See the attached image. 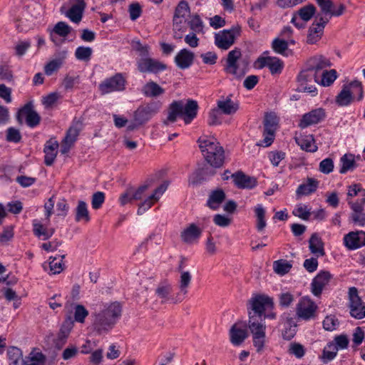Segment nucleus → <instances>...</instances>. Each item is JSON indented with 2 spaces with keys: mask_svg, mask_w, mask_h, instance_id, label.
<instances>
[{
  "mask_svg": "<svg viewBox=\"0 0 365 365\" xmlns=\"http://www.w3.org/2000/svg\"><path fill=\"white\" fill-rule=\"evenodd\" d=\"M274 307L273 298L266 294H253L247 301L248 319L245 325L252 336L253 346L258 354H261L265 346V319H275L277 317V314L272 311Z\"/></svg>",
  "mask_w": 365,
  "mask_h": 365,
  "instance_id": "f257e3e1",
  "label": "nucleus"
},
{
  "mask_svg": "<svg viewBox=\"0 0 365 365\" xmlns=\"http://www.w3.org/2000/svg\"><path fill=\"white\" fill-rule=\"evenodd\" d=\"M122 307L118 302H113L98 312L91 314L92 327L98 334H107L115 325L121 316Z\"/></svg>",
  "mask_w": 365,
  "mask_h": 365,
  "instance_id": "f03ea898",
  "label": "nucleus"
},
{
  "mask_svg": "<svg viewBox=\"0 0 365 365\" xmlns=\"http://www.w3.org/2000/svg\"><path fill=\"white\" fill-rule=\"evenodd\" d=\"M199 109L196 101L188 99L185 104L182 101H174L168 108L167 120L175 123L178 117L182 118L185 124H190L197 115Z\"/></svg>",
  "mask_w": 365,
  "mask_h": 365,
  "instance_id": "7ed1b4c3",
  "label": "nucleus"
},
{
  "mask_svg": "<svg viewBox=\"0 0 365 365\" xmlns=\"http://www.w3.org/2000/svg\"><path fill=\"white\" fill-rule=\"evenodd\" d=\"M197 143L206 161L212 167L219 168L223 165L225 151L215 139L210 140L200 138Z\"/></svg>",
  "mask_w": 365,
  "mask_h": 365,
  "instance_id": "20e7f679",
  "label": "nucleus"
},
{
  "mask_svg": "<svg viewBox=\"0 0 365 365\" xmlns=\"http://www.w3.org/2000/svg\"><path fill=\"white\" fill-rule=\"evenodd\" d=\"M241 50L238 48L230 51L227 56L225 71L232 75L236 79L240 80L248 71L249 61L241 59Z\"/></svg>",
  "mask_w": 365,
  "mask_h": 365,
  "instance_id": "39448f33",
  "label": "nucleus"
},
{
  "mask_svg": "<svg viewBox=\"0 0 365 365\" xmlns=\"http://www.w3.org/2000/svg\"><path fill=\"white\" fill-rule=\"evenodd\" d=\"M161 106L162 103L160 101L144 103L134 111L133 120L138 124L144 125L160 111Z\"/></svg>",
  "mask_w": 365,
  "mask_h": 365,
  "instance_id": "423d86ee",
  "label": "nucleus"
},
{
  "mask_svg": "<svg viewBox=\"0 0 365 365\" xmlns=\"http://www.w3.org/2000/svg\"><path fill=\"white\" fill-rule=\"evenodd\" d=\"M240 26H234L230 29H225L215 36V45L222 50H227L235 43V38L240 35Z\"/></svg>",
  "mask_w": 365,
  "mask_h": 365,
  "instance_id": "0eeeda50",
  "label": "nucleus"
},
{
  "mask_svg": "<svg viewBox=\"0 0 365 365\" xmlns=\"http://www.w3.org/2000/svg\"><path fill=\"white\" fill-rule=\"evenodd\" d=\"M329 23L326 16H324L319 11L315 15V21L309 28L307 37V43L314 44L319 41L324 34V29Z\"/></svg>",
  "mask_w": 365,
  "mask_h": 365,
  "instance_id": "6e6552de",
  "label": "nucleus"
},
{
  "mask_svg": "<svg viewBox=\"0 0 365 365\" xmlns=\"http://www.w3.org/2000/svg\"><path fill=\"white\" fill-rule=\"evenodd\" d=\"M349 308L352 317L356 319L365 317V305L359 296L358 289L354 287L349 289Z\"/></svg>",
  "mask_w": 365,
  "mask_h": 365,
  "instance_id": "1a4fd4ad",
  "label": "nucleus"
},
{
  "mask_svg": "<svg viewBox=\"0 0 365 365\" xmlns=\"http://www.w3.org/2000/svg\"><path fill=\"white\" fill-rule=\"evenodd\" d=\"M125 82L123 75L118 73L102 81L98 86V89L101 95L115 91H123L125 90Z\"/></svg>",
  "mask_w": 365,
  "mask_h": 365,
  "instance_id": "9d476101",
  "label": "nucleus"
},
{
  "mask_svg": "<svg viewBox=\"0 0 365 365\" xmlns=\"http://www.w3.org/2000/svg\"><path fill=\"white\" fill-rule=\"evenodd\" d=\"M186 261L185 257H181L178 270L180 272L179 280V289L180 292L176 296L174 303L180 302L185 298L188 292V288L190 285L192 280V275L188 271H184V264Z\"/></svg>",
  "mask_w": 365,
  "mask_h": 365,
  "instance_id": "9b49d317",
  "label": "nucleus"
},
{
  "mask_svg": "<svg viewBox=\"0 0 365 365\" xmlns=\"http://www.w3.org/2000/svg\"><path fill=\"white\" fill-rule=\"evenodd\" d=\"M348 204L351 208L349 221L355 225L365 226V198H361L355 202L349 201Z\"/></svg>",
  "mask_w": 365,
  "mask_h": 365,
  "instance_id": "f8f14e48",
  "label": "nucleus"
},
{
  "mask_svg": "<svg viewBox=\"0 0 365 365\" xmlns=\"http://www.w3.org/2000/svg\"><path fill=\"white\" fill-rule=\"evenodd\" d=\"M255 67L262 69L268 67L272 75L282 73L284 68V63L277 57L260 56L255 61Z\"/></svg>",
  "mask_w": 365,
  "mask_h": 365,
  "instance_id": "ddd939ff",
  "label": "nucleus"
},
{
  "mask_svg": "<svg viewBox=\"0 0 365 365\" xmlns=\"http://www.w3.org/2000/svg\"><path fill=\"white\" fill-rule=\"evenodd\" d=\"M137 67L140 73H157L167 68L166 64L152 58H139L137 61Z\"/></svg>",
  "mask_w": 365,
  "mask_h": 365,
  "instance_id": "4468645a",
  "label": "nucleus"
},
{
  "mask_svg": "<svg viewBox=\"0 0 365 365\" xmlns=\"http://www.w3.org/2000/svg\"><path fill=\"white\" fill-rule=\"evenodd\" d=\"M316 304L308 299H302L297 305L296 312L299 318L304 320H309L316 317Z\"/></svg>",
  "mask_w": 365,
  "mask_h": 365,
  "instance_id": "2eb2a0df",
  "label": "nucleus"
},
{
  "mask_svg": "<svg viewBox=\"0 0 365 365\" xmlns=\"http://www.w3.org/2000/svg\"><path fill=\"white\" fill-rule=\"evenodd\" d=\"M325 117L326 113L324 109L322 108L313 109L302 115L299 123V127L304 129L310 125L317 124L322 121Z\"/></svg>",
  "mask_w": 365,
  "mask_h": 365,
  "instance_id": "dca6fc26",
  "label": "nucleus"
},
{
  "mask_svg": "<svg viewBox=\"0 0 365 365\" xmlns=\"http://www.w3.org/2000/svg\"><path fill=\"white\" fill-rule=\"evenodd\" d=\"M344 244L349 250H354L365 246V232L352 231L344 237Z\"/></svg>",
  "mask_w": 365,
  "mask_h": 365,
  "instance_id": "f3484780",
  "label": "nucleus"
},
{
  "mask_svg": "<svg viewBox=\"0 0 365 365\" xmlns=\"http://www.w3.org/2000/svg\"><path fill=\"white\" fill-rule=\"evenodd\" d=\"M235 185L239 189H252L257 184V179L254 177L247 175L241 170L231 175Z\"/></svg>",
  "mask_w": 365,
  "mask_h": 365,
  "instance_id": "a211bd4d",
  "label": "nucleus"
},
{
  "mask_svg": "<svg viewBox=\"0 0 365 365\" xmlns=\"http://www.w3.org/2000/svg\"><path fill=\"white\" fill-rule=\"evenodd\" d=\"M331 278V274L329 272L320 271L312 279L311 284L312 294L316 297L320 296L324 287L328 284Z\"/></svg>",
  "mask_w": 365,
  "mask_h": 365,
  "instance_id": "6ab92c4d",
  "label": "nucleus"
},
{
  "mask_svg": "<svg viewBox=\"0 0 365 365\" xmlns=\"http://www.w3.org/2000/svg\"><path fill=\"white\" fill-rule=\"evenodd\" d=\"M317 6L319 7L322 14L327 18L329 22L332 16H341L346 9L345 6L341 4L336 10H334V3L331 0L323 1Z\"/></svg>",
  "mask_w": 365,
  "mask_h": 365,
  "instance_id": "aec40b11",
  "label": "nucleus"
},
{
  "mask_svg": "<svg viewBox=\"0 0 365 365\" xmlns=\"http://www.w3.org/2000/svg\"><path fill=\"white\" fill-rule=\"evenodd\" d=\"M202 232V229L191 223L181 232L180 238L186 244H192L200 237Z\"/></svg>",
  "mask_w": 365,
  "mask_h": 365,
  "instance_id": "412c9836",
  "label": "nucleus"
},
{
  "mask_svg": "<svg viewBox=\"0 0 365 365\" xmlns=\"http://www.w3.org/2000/svg\"><path fill=\"white\" fill-rule=\"evenodd\" d=\"M195 54L193 52L183 48L175 57V62L180 69L188 68L193 63Z\"/></svg>",
  "mask_w": 365,
  "mask_h": 365,
  "instance_id": "4be33fe9",
  "label": "nucleus"
},
{
  "mask_svg": "<svg viewBox=\"0 0 365 365\" xmlns=\"http://www.w3.org/2000/svg\"><path fill=\"white\" fill-rule=\"evenodd\" d=\"M247 337V329L238 327L237 324L231 327L230 329V339L234 346L241 345Z\"/></svg>",
  "mask_w": 365,
  "mask_h": 365,
  "instance_id": "5701e85b",
  "label": "nucleus"
},
{
  "mask_svg": "<svg viewBox=\"0 0 365 365\" xmlns=\"http://www.w3.org/2000/svg\"><path fill=\"white\" fill-rule=\"evenodd\" d=\"M355 99L352 95L350 86L349 84H344L342 86L341 91L337 94L335 98V102L339 106H348Z\"/></svg>",
  "mask_w": 365,
  "mask_h": 365,
  "instance_id": "b1692460",
  "label": "nucleus"
},
{
  "mask_svg": "<svg viewBox=\"0 0 365 365\" xmlns=\"http://www.w3.org/2000/svg\"><path fill=\"white\" fill-rule=\"evenodd\" d=\"M225 198L226 195L223 190L217 189L210 192L206 205L211 210H216L220 207Z\"/></svg>",
  "mask_w": 365,
  "mask_h": 365,
  "instance_id": "393cba45",
  "label": "nucleus"
},
{
  "mask_svg": "<svg viewBox=\"0 0 365 365\" xmlns=\"http://www.w3.org/2000/svg\"><path fill=\"white\" fill-rule=\"evenodd\" d=\"M58 143L57 141H52L51 140L47 141L45 145L43 152L45 153L44 163L47 166H51L57 155V148Z\"/></svg>",
  "mask_w": 365,
  "mask_h": 365,
  "instance_id": "a878e982",
  "label": "nucleus"
},
{
  "mask_svg": "<svg viewBox=\"0 0 365 365\" xmlns=\"http://www.w3.org/2000/svg\"><path fill=\"white\" fill-rule=\"evenodd\" d=\"M217 107L222 114L232 115L238 110L239 103L234 102L230 97H227L225 99L218 101Z\"/></svg>",
  "mask_w": 365,
  "mask_h": 365,
  "instance_id": "bb28decb",
  "label": "nucleus"
},
{
  "mask_svg": "<svg viewBox=\"0 0 365 365\" xmlns=\"http://www.w3.org/2000/svg\"><path fill=\"white\" fill-rule=\"evenodd\" d=\"M173 292V286L168 281L161 282L155 289V294L161 300V303L168 302L171 299L170 294Z\"/></svg>",
  "mask_w": 365,
  "mask_h": 365,
  "instance_id": "cd10ccee",
  "label": "nucleus"
},
{
  "mask_svg": "<svg viewBox=\"0 0 365 365\" xmlns=\"http://www.w3.org/2000/svg\"><path fill=\"white\" fill-rule=\"evenodd\" d=\"M142 93L145 97L156 98L163 95L165 93V90L157 83L150 81L143 86Z\"/></svg>",
  "mask_w": 365,
  "mask_h": 365,
  "instance_id": "c85d7f7f",
  "label": "nucleus"
},
{
  "mask_svg": "<svg viewBox=\"0 0 365 365\" xmlns=\"http://www.w3.org/2000/svg\"><path fill=\"white\" fill-rule=\"evenodd\" d=\"M319 186V181L312 178H307V183H302L299 185L296 190L298 196L309 195L314 192Z\"/></svg>",
  "mask_w": 365,
  "mask_h": 365,
  "instance_id": "c756f323",
  "label": "nucleus"
},
{
  "mask_svg": "<svg viewBox=\"0 0 365 365\" xmlns=\"http://www.w3.org/2000/svg\"><path fill=\"white\" fill-rule=\"evenodd\" d=\"M82 128V123L78 120L74 119L71 125L66 131V135L63 138L64 141L66 143L69 142L70 143H74Z\"/></svg>",
  "mask_w": 365,
  "mask_h": 365,
  "instance_id": "7c9ffc66",
  "label": "nucleus"
},
{
  "mask_svg": "<svg viewBox=\"0 0 365 365\" xmlns=\"http://www.w3.org/2000/svg\"><path fill=\"white\" fill-rule=\"evenodd\" d=\"M309 244V247L312 253L317 255L318 256H324L325 255L324 243L317 233L312 235Z\"/></svg>",
  "mask_w": 365,
  "mask_h": 365,
  "instance_id": "2f4dec72",
  "label": "nucleus"
},
{
  "mask_svg": "<svg viewBox=\"0 0 365 365\" xmlns=\"http://www.w3.org/2000/svg\"><path fill=\"white\" fill-rule=\"evenodd\" d=\"M341 166L339 169L341 174H345L348 171H352L356 168V163L354 160V155L351 153H346L340 158Z\"/></svg>",
  "mask_w": 365,
  "mask_h": 365,
  "instance_id": "473e14b6",
  "label": "nucleus"
},
{
  "mask_svg": "<svg viewBox=\"0 0 365 365\" xmlns=\"http://www.w3.org/2000/svg\"><path fill=\"white\" fill-rule=\"evenodd\" d=\"M278 124V118L274 113H267L264 119V130L268 134L275 133Z\"/></svg>",
  "mask_w": 365,
  "mask_h": 365,
  "instance_id": "72a5a7b5",
  "label": "nucleus"
},
{
  "mask_svg": "<svg viewBox=\"0 0 365 365\" xmlns=\"http://www.w3.org/2000/svg\"><path fill=\"white\" fill-rule=\"evenodd\" d=\"M7 355L10 361L9 365H24V359L22 357V351L16 346H11L7 350Z\"/></svg>",
  "mask_w": 365,
  "mask_h": 365,
  "instance_id": "f704fd0d",
  "label": "nucleus"
},
{
  "mask_svg": "<svg viewBox=\"0 0 365 365\" xmlns=\"http://www.w3.org/2000/svg\"><path fill=\"white\" fill-rule=\"evenodd\" d=\"M34 234L42 240L51 238L55 232L54 228L47 229L42 224L34 223Z\"/></svg>",
  "mask_w": 365,
  "mask_h": 365,
  "instance_id": "c9c22d12",
  "label": "nucleus"
},
{
  "mask_svg": "<svg viewBox=\"0 0 365 365\" xmlns=\"http://www.w3.org/2000/svg\"><path fill=\"white\" fill-rule=\"evenodd\" d=\"M46 356L40 351L34 349L28 356L24 359V364L27 365H44Z\"/></svg>",
  "mask_w": 365,
  "mask_h": 365,
  "instance_id": "e433bc0d",
  "label": "nucleus"
},
{
  "mask_svg": "<svg viewBox=\"0 0 365 365\" xmlns=\"http://www.w3.org/2000/svg\"><path fill=\"white\" fill-rule=\"evenodd\" d=\"M75 220L76 222L85 221L88 222L90 221L91 217L89 215V212L88 210L87 204L86 202L83 200H79L78 202V205L76 208V217Z\"/></svg>",
  "mask_w": 365,
  "mask_h": 365,
  "instance_id": "4c0bfd02",
  "label": "nucleus"
},
{
  "mask_svg": "<svg viewBox=\"0 0 365 365\" xmlns=\"http://www.w3.org/2000/svg\"><path fill=\"white\" fill-rule=\"evenodd\" d=\"M317 9L312 4H309L298 10L297 14L304 23L309 21L316 14Z\"/></svg>",
  "mask_w": 365,
  "mask_h": 365,
  "instance_id": "58836bf2",
  "label": "nucleus"
},
{
  "mask_svg": "<svg viewBox=\"0 0 365 365\" xmlns=\"http://www.w3.org/2000/svg\"><path fill=\"white\" fill-rule=\"evenodd\" d=\"M338 351L337 346L334 341L329 342L324 348L322 359L324 363H327L335 358Z\"/></svg>",
  "mask_w": 365,
  "mask_h": 365,
  "instance_id": "ea45409f",
  "label": "nucleus"
},
{
  "mask_svg": "<svg viewBox=\"0 0 365 365\" xmlns=\"http://www.w3.org/2000/svg\"><path fill=\"white\" fill-rule=\"evenodd\" d=\"M296 142L301 149L307 152H315L317 150V146L314 143V138L312 136L307 137L305 138H297Z\"/></svg>",
  "mask_w": 365,
  "mask_h": 365,
  "instance_id": "a19ab883",
  "label": "nucleus"
},
{
  "mask_svg": "<svg viewBox=\"0 0 365 365\" xmlns=\"http://www.w3.org/2000/svg\"><path fill=\"white\" fill-rule=\"evenodd\" d=\"M292 267V264L285 259H279L273 262V269L279 275H284L287 274Z\"/></svg>",
  "mask_w": 365,
  "mask_h": 365,
  "instance_id": "79ce46f5",
  "label": "nucleus"
},
{
  "mask_svg": "<svg viewBox=\"0 0 365 365\" xmlns=\"http://www.w3.org/2000/svg\"><path fill=\"white\" fill-rule=\"evenodd\" d=\"M297 79L298 81L302 84L305 82L312 81V79H314L317 83L319 82L317 73L311 66L306 70L301 71L297 77Z\"/></svg>",
  "mask_w": 365,
  "mask_h": 365,
  "instance_id": "37998d69",
  "label": "nucleus"
},
{
  "mask_svg": "<svg viewBox=\"0 0 365 365\" xmlns=\"http://www.w3.org/2000/svg\"><path fill=\"white\" fill-rule=\"evenodd\" d=\"M255 216L257 217L256 227L258 231H262L266 227V221L264 220L265 210L262 205H257L255 208Z\"/></svg>",
  "mask_w": 365,
  "mask_h": 365,
  "instance_id": "c03bdc74",
  "label": "nucleus"
},
{
  "mask_svg": "<svg viewBox=\"0 0 365 365\" xmlns=\"http://www.w3.org/2000/svg\"><path fill=\"white\" fill-rule=\"evenodd\" d=\"M350 86L352 95L356 98V101H361L364 98V88L361 81L354 80L348 83Z\"/></svg>",
  "mask_w": 365,
  "mask_h": 365,
  "instance_id": "a18cd8bd",
  "label": "nucleus"
},
{
  "mask_svg": "<svg viewBox=\"0 0 365 365\" xmlns=\"http://www.w3.org/2000/svg\"><path fill=\"white\" fill-rule=\"evenodd\" d=\"M71 27L64 21L58 22L51 31L61 37H66L71 31Z\"/></svg>",
  "mask_w": 365,
  "mask_h": 365,
  "instance_id": "49530a36",
  "label": "nucleus"
},
{
  "mask_svg": "<svg viewBox=\"0 0 365 365\" xmlns=\"http://www.w3.org/2000/svg\"><path fill=\"white\" fill-rule=\"evenodd\" d=\"M189 12L190 6L188 3L185 0H182L178 3L175 8L173 19H175V21H178L179 19L184 18L186 14Z\"/></svg>",
  "mask_w": 365,
  "mask_h": 365,
  "instance_id": "de8ad7c7",
  "label": "nucleus"
},
{
  "mask_svg": "<svg viewBox=\"0 0 365 365\" xmlns=\"http://www.w3.org/2000/svg\"><path fill=\"white\" fill-rule=\"evenodd\" d=\"M59 257L61 260L58 262H56L57 258L56 257H50L49 258V268L53 274H59L63 270L64 264L62 261L65 258V255H60Z\"/></svg>",
  "mask_w": 365,
  "mask_h": 365,
  "instance_id": "09e8293b",
  "label": "nucleus"
},
{
  "mask_svg": "<svg viewBox=\"0 0 365 365\" xmlns=\"http://www.w3.org/2000/svg\"><path fill=\"white\" fill-rule=\"evenodd\" d=\"M34 104L31 101L26 103L19 110L16 114V120L19 124H23V116L25 118H28V116L31 114L34 111Z\"/></svg>",
  "mask_w": 365,
  "mask_h": 365,
  "instance_id": "8fccbe9b",
  "label": "nucleus"
},
{
  "mask_svg": "<svg viewBox=\"0 0 365 365\" xmlns=\"http://www.w3.org/2000/svg\"><path fill=\"white\" fill-rule=\"evenodd\" d=\"M93 50L90 47L79 46L76 48L75 56L78 60L88 61L91 59Z\"/></svg>",
  "mask_w": 365,
  "mask_h": 365,
  "instance_id": "3c124183",
  "label": "nucleus"
},
{
  "mask_svg": "<svg viewBox=\"0 0 365 365\" xmlns=\"http://www.w3.org/2000/svg\"><path fill=\"white\" fill-rule=\"evenodd\" d=\"M215 170L210 168H204L200 170L197 173L195 179L192 181L193 185H197L202 181L206 180L205 175L212 176L215 174Z\"/></svg>",
  "mask_w": 365,
  "mask_h": 365,
  "instance_id": "603ef678",
  "label": "nucleus"
},
{
  "mask_svg": "<svg viewBox=\"0 0 365 365\" xmlns=\"http://www.w3.org/2000/svg\"><path fill=\"white\" fill-rule=\"evenodd\" d=\"M337 78L336 70L324 71L322 75L321 84L324 86H329Z\"/></svg>",
  "mask_w": 365,
  "mask_h": 365,
  "instance_id": "864d4df0",
  "label": "nucleus"
},
{
  "mask_svg": "<svg viewBox=\"0 0 365 365\" xmlns=\"http://www.w3.org/2000/svg\"><path fill=\"white\" fill-rule=\"evenodd\" d=\"M222 113L220 110L216 107L212 109L208 115L207 123L209 125H217L222 123Z\"/></svg>",
  "mask_w": 365,
  "mask_h": 365,
  "instance_id": "5fc2aeb1",
  "label": "nucleus"
},
{
  "mask_svg": "<svg viewBox=\"0 0 365 365\" xmlns=\"http://www.w3.org/2000/svg\"><path fill=\"white\" fill-rule=\"evenodd\" d=\"M88 311L82 304H76L74 307V321L83 323L88 316Z\"/></svg>",
  "mask_w": 365,
  "mask_h": 365,
  "instance_id": "6e6d98bb",
  "label": "nucleus"
},
{
  "mask_svg": "<svg viewBox=\"0 0 365 365\" xmlns=\"http://www.w3.org/2000/svg\"><path fill=\"white\" fill-rule=\"evenodd\" d=\"M312 64L310 66L312 68H314L317 73L318 71L322 70L323 68L331 66L329 61L323 56L314 58L312 60Z\"/></svg>",
  "mask_w": 365,
  "mask_h": 365,
  "instance_id": "4d7b16f0",
  "label": "nucleus"
},
{
  "mask_svg": "<svg viewBox=\"0 0 365 365\" xmlns=\"http://www.w3.org/2000/svg\"><path fill=\"white\" fill-rule=\"evenodd\" d=\"M272 48L274 52L283 54L288 49V41L279 38H274L272 43Z\"/></svg>",
  "mask_w": 365,
  "mask_h": 365,
  "instance_id": "13d9d810",
  "label": "nucleus"
},
{
  "mask_svg": "<svg viewBox=\"0 0 365 365\" xmlns=\"http://www.w3.org/2000/svg\"><path fill=\"white\" fill-rule=\"evenodd\" d=\"M289 353L294 355L298 359H301L305 354V349L301 344L292 342L289 345Z\"/></svg>",
  "mask_w": 365,
  "mask_h": 365,
  "instance_id": "bf43d9fd",
  "label": "nucleus"
},
{
  "mask_svg": "<svg viewBox=\"0 0 365 365\" xmlns=\"http://www.w3.org/2000/svg\"><path fill=\"white\" fill-rule=\"evenodd\" d=\"M105 201V193L101 191L96 192L93 194L91 198V205L93 209L98 210L102 207Z\"/></svg>",
  "mask_w": 365,
  "mask_h": 365,
  "instance_id": "052dcab7",
  "label": "nucleus"
},
{
  "mask_svg": "<svg viewBox=\"0 0 365 365\" xmlns=\"http://www.w3.org/2000/svg\"><path fill=\"white\" fill-rule=\"evenodd\" d=\"M21 140V135L18 129L10 127L6 130V140L12 143H19Z\"/></svg>",
  "mask_w": 365,
  "mask_h": 365,
  "instance_id": "680f3d73",
  "label": "nucleus"
},
{
  "mask_svg": "<svg viewBox=\"0 0 365 365\" xmlns=\"http://www.w3.org/2000/svg\"><path fill=\"white\" fill-rule=\"evenodd\" d=\"M193 32L199 33L202 31L203 23L199 15L195 14L188 23Z\"/></svg>",
  "mask_w": 365,
  "mask_h": 365,
  "instance_id": "e2e57ef3",
  "label": "nucleus"
},
{
  "mask_svg": "<svg viewBox=\"0 0 365 365\" xmlns=\"http://www.w3.org/2000/svg\"><path fill=\"white\" fill-rule=\"evenodd\" d=\"M156 202L154 198V195H150L143 202H141L137 211L138 215H143L146 210H149L154 202Z\"/></svg>",
  "mask_w": 365,
  "mask_h": 365,
  "instance_id": "0e129e2a",
  "label": "nucleus"
},
{
  "mask_svg": "<svg viewBox=\"0 0 365 365\" xmlns=\"http://www.w3.org/2000/svg\"><path fill=\"white\" fill-rule=\"evenodd\" d=\"M30 47V41H19L14 47L15 55L19 57L23 56Z\"/></svg>",
  "mask_w": 365,
  "mask_h": 365,
  "instance_id": "69168bd1",
  "label": "nucleus"
},
{
  "mask_svg": "<svg viewBox=\"0 0 365 365\" xmlns=\"http://www.w3.org/2000/svg\"><path fill=\"white\" fill-rule=\"evenodd\" d=\"M358 194H361V198H365V189L361 187V184L355 183L348 187L347 195L349 197H353Z\"/></svg>",
  "mask_w": 365,
  "mask_h": 365,
  "instance_id": "338daca9",
  "label": "nucleus"
},
{
  "mask_svg": "<svg viewBox=\"0 0 365 365\" xmlns=\"http://www.w3.org/2000/svg\"><path fill=\"white\" fill-rule=\"evenodd\" d=\"M334 162L328 158L322 160L319 163V170L324 174H329L334 170Z\"/></svg>",
  "mask_w": 365,
  "mask_h": 365,
  "instance_id": "774afa93",
  "label": "nucleus"
}]
</instances>
